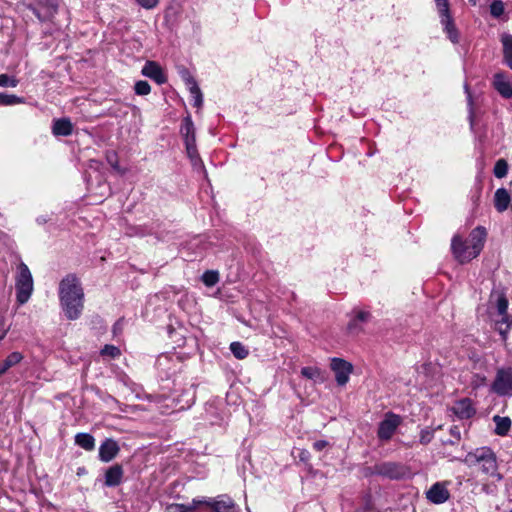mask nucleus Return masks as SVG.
<instances>
[{"label":"nucleus","instance_id":"f257e3e1","mask_svg":"<svg viewBox=\"0 0 512 512\" xmlns=\"http://www.w3.org/2000/svg\"><path fill=\"white\" fill-rule=\"evenodd\" d=\"M58 295L65 317L69 320L79 319L85 299L80 279L75 274H68L59 283Z\"/></svg>","mask_w":512,"mask_h":512},{"label":"nucleus","instance_id":"f03ea898","mask_svg":"<svg viewBox=\"0 0 512 512\" xmlns=\"http://www.w3.org/2000/svg\"><path fill=\"white\" fill-rule=\"evenodd\" d=\"M470 468H477L486 476L495 477L501 480L497 472V461L494 452L488 447H480L466 454L462 460Z\"/></svg>","mask_w":512,"mask_h":512},{"label":"nucleus","instance_id":"7ed1b4c3","mask_svg":"<svg viewBox=\"0 0 512 512\" xmlns=\"http://www.w3.org/2000/svg\"><path fill=\"white\" fill-rule=\"evenodd\" d=\"M486 236V229L481 226L472 230L466 243H464L461 237L456 235L452 238L451 242L452 252L455 256H460L463 253L478 256L484 247Z\"/></svg>","mask_w":512,"mask_h":512},{"label":"nucleus","instance_id":"20e7f679","mask_svg":"<svg viewBox=\"0 0 512 512\" xmlns=\"http://www.w3.org/2000/svg\"><path fill=\"white\" fill-rule=\"evenodd\" d=\"M16 299L21 305L25 304L34 290V281L30 269L23 262H19L15 272Z\"/></svg>","mask_w":512,"mask_h":512},{"label":"nucleus","instance_id":"39448f33","mask_svg":"<svg viewBox=\"0 0 512 512\" xmlns=\"http://www.w3.org/2000/svg\"><path fill=\"white\" fill-rule=\"evenodd\" d=\"M372 473L394 480L405 479L411 476L409 468L397 462H383L376 464L373 467Z\"/></svg>","mask_w":512,"mask_h":512},{"label":"nucleus","instance_id":"423d86ee","mask_svg":"<svg viewBox=\"0 0 512 512\" xmlns=\"http://www.w3.org/2000/svg\"><path fill=\"white\" fill-rule=\"evenodd\" d=\"M491 389L499 396H512V367L497 369Z\"/></svg>","mask_w":512,"mask_h":512},{"label":"nucleus","instance_id":"0eeeda50","mask_svg":"<svg viewBox=\"0 0 512 512\" xmlns=\"http://www.w3.org/2000/svg\"><path fill=\"white\" fill-rule=\"evenodd\" d=\"M58 0H35L34 4L28 6L29 9L41 22L51 21L58 10Z\"/></svg>","mask_w":512,"mask_h":512},{"label":"nucleus","instance_id":"6e6552de","mask_svg":"<svg viewBox=\"0 0 512 512\" xmlns=\"http://www.w3.org/2000/svg\"><path fill=\"white\" fill-rule=\"evenodd\" d=\"M401 422L402 419L399 415L391 412L387 413L379 424L377 431L378 438L382 441H389Z\"/></svg>","mask_w":512,"mask_h":512},{"label":"nucleus","instance_id":"1a4fd4ad","mask_svg":"<svg viewBox=\"0 0 512 512\" xmlns=\"http://www.w3.org/2000/svg\"><path fill=\"white\" fill-rule=\"evenodd\" d=\"M331 369L335 373V379L339 386H344L349 381V376L353 371L351 363L341 359L332 358Z\"/></svg>","mask_w":512,"mask_h":512},{"label":"nucleus","instance_id":"9d476101","mask_svg":"<svg viewBox=\"0 0 512 512\" xmlns=\"http://www.w3.org/2000/svg\"><path fill=\"white\" fill-rule=\"evenodd\" d=\"M492 87L499 93L502 98H512V81L505 72L500 71L493 75Z\"/></svg>","mask_w":512,"mask_h":512},{"label":"nucleus","instance_id":"9b49d317","mask_svg":"<svg viewBox=\"0 0 512 512\" xmlns=\"http://www.w3.org/2000/svg\"><path fill=\"white\" fill-rule=\"evenodd\" d=\"M215 512H238L235 502L227 495L218 496L214 500H204Z\"/></svg>","mask_w":512,"mask_h":512},{"label":"nucleus","instance_id":"f8f14e48","mask_svg":"<svg viewBox=\"0 0 512 512\" xmlns=\"http://www.w3.org/2000/svg\"><path fill=\"white\" fill-rule=\"evenodd\" d=\"M142 75L154 80L161 85L167 81V77L161 66L155 61H147L141 71Z\"/></svg>","mask_w":512,"mask_h":512},{"label":"nucleus","instance_id":"ddd939ff","mask_svg":"<svg viewBox=\"0 0 512 512\" xmlns=\"http://www.w3.org/2000/svg\"><path fill=\"white\" fill-rule=\"evenodd\" d=\"M451 411L459 419H469L476 413V409L469 398H463L456 401L452 406Z\"/></svg>","mask_w":512,"mask_h":512},{"label":"nucleus","instance_id":"4468645a","mask_svg":"<svg viewBox=\"0 0 512 512\" xmlns=\"http://www.w3.org/2000/svg\"><path fill=\"white\" fill-rule=\"evenodd\" d=\"M427 499L434 504H442L449 499V491L442 483H435L426 493Z\"/></svg>","mask_w":512,"mask_h":512},{"label":"nucleus","instance_id":"2eb2a0df","mask_svg":"<svg viewBox=\"0 0 512 512\" xmlns=\"http://www.w3.org/2000/svg\"><path fill=\"white\" fill-rule=\"evenodd\" d=\"M120 448L113 439H106L99 447V458L102 462H110L118 454Z\"/></svg>","mask_w":512,"mask_h":512},{"label":"nucleus","instance_id":"dca6fc26","mask_svg":"<svg viewBox=\"0 0 512 512\" xmlns=\"http://www.w3.org/2000/svg\"><path fill=\"white\" fill-rule=\"evenodd\" d=\"M440 22L443 25L444 32L447 34V37L452 43L459 42V33L457 28L454 25L453 19L451 17L450 11L439 13Z\"/></svg>","mask_w":512,"mask_h":512},{"label":"nucleus","instance_id":"f3484780","mask_svg":"<svg viewBox=\"0 0 512 512\" xmlns=\"http://www.w3.org/2000/svg\"><path fill=\"white\" fill-rule=\"evenodd\" d=\"M123 478V468L116 464L109 467L105 472V481L104 484L107 487H115L118 486L122 482Z\"/></svg>","mask_w":512,"mask_h":512},{"label":"nucleus","instance_id":"a211bd4d","mask_svg":"<svg viewBox=\"0 0 512 512\" xmlns=\"http://www.w3.org/2000/svg\"><path fill=\"white\" fill-rule=\"evenodd\" d=\"M511 202L510 193L505 188H499L494 194V206L500 213L506 211Z\"/></svg>","mask_w":512,"mask_h":512},{"label":"nucleus","instance_id":"6ab92c4d","mask_svg":"<svg viewBox=\"0 0 512 512\" xmlns=\"http://www.w3.org/2000/svg\"><path fill=\"white\" fill-rule=\"evenodd\" d=\"M180 133L184 139L185 144L196 142L195 127L190 116H187L183 119Z\"/></svg>","mask_w":512,"mask_h":512},{"label":"nucleus","instance_id":"aec40b11","mask_svg":"<svg viewBox=\"0 0 512 512\" xmlns=\"http://www.w3.org/2000/svg\"><path fill=\"white\" fill-rule=\"evenodd\" d=\"M52 131L56 136H69L72 134L73 125L68 118L57 119L53 123Z\"/></svg>","mask_w":512,"mask_h":512},{"label":"nucleus","instance_id":"412c9836","mask_svg":"<svg viewBox=\"0 0 512 512\" xmlns=\"http://www.w3.org/2000/svg\"><path fill=\"white\" fill-rule=\"evenodd\" d=\"M501 43L503 46V59L504 63L512 69V35L502 34Z\"/></svg>","mask_w":512,"mask_h":512},{"label":"nucleus","instance_id":"4be33fe9","mask_svg":"<svg viewBox=\"0 0 512 512\" xmlns=\"http://www.w3.org/2000/svg\"><path fill=\"white\" fill-rule=\"evenodd\" d=\"M187 84L193 99V105L197 108H200L203 104V95L197 82L193 78H189L187 80Z\"/></svg>","mask_w":512,"mask_h":512},{"label":"nucleus","instance_id":"5701e85b","mask_svg":"<svg viewBox=\"0 0 512 512\" xmlns=\"http://www.w3.org/2000/svg\"><path fill=\"white\" fill-rule=\"evenodd\" d=\"M23 359V355L20 352H12L6 359L0 362V376L3 375L8 369L17 365Z\"/></svg>","mask_w":512,"mask_h":512},{"label":"nucleus","instance_id":"b1692460","mask_svg":"<svg viewBox=\"0 0 512 512\" xmlns=\"http://www.w3.org/2000/svg\"><path fill=\"white\" fill-rule=\"evenodd\" d=\"M75 443L87 451H92L95 448V439L88 433L76 434Z\"/></svg>","mask_w":512,"mask_h":512},{"label":"nucleus","instance_id":"393cba45","mask_svg":"<svg viewBox=\"0 0 512 512\" xmlns=\"http://www.w3.org/2000/svg\"><path fill=\"white\" fill-rule=\"evenodd\" d=\"M185 147H186L187 156L189 157L192 165L195 168L203 169L204 166H203L202 160L199 156V153H198V150L196 147V142H193V143L190 142L188 144H185Z\"/></svg>","mask_w":512,"mask_h":512},{"label":"nucleus","instance_id":"a878e982","mask_svg":"<svg viewBox=\"0 0 512 512\" xmlns=\"http://www.w3.org/2000/svg\"><path fill=\"white\" fill-rule=\"evenodd\" d=\"M501 317L499 320L496 321L497 330L502 336L503 340L506 339L507 333L510 330V327L512 325V318L508 315V313L505 314H499Z\"/></svg>","mask_w":512,"mask_h":512},{"label":"nucleus","instance_id":"bb28decb","mask_svg":"<svg viewBox=\"0 0 512 512\" xmlns=\"http://www.w3.org/2000/svg\"><path fill=\"white\" fill-rule=\"evenodd\" d=\"M493 421L495 423V433L497 435H506L511 427V420L509 417L494 416Z\"/></svg>","mask_w":512,"mask_h":512},{"label":"nucleus","instance_id":"cd10ccee","mask_svg":"<svg viewBox=\"0 0 512 512\" xmlns=\"http://www.w3.org/2000/svg\"><path fill=\"white\" fill-rule=\"evenodd\" d=\"M23 103H25V99L23 97L0 93V106H12Z\"/></svg>","mask_w":512,"mask_h":512},{"label":"nucleus","instance_id":"c85d7f7f","mask_svg":"<svg viewBox=\"0 0 512 512\" xmlns=\"http://www.w3.org/2000/svg\"><path fill=\"white\" fill-rule=\"evenodd\" d=\"M210 243L204 242L202 238L198 237L193 240L190 244L189 252L190 253H209L208 247Z\"/></svg>","mask_w":512,"mask_h":512},{"label":"nucleus","instance_id":"c756f323","mask_svg":"<svg viewBox=\"0 0 512 512\" xmlns=\"http://www.w3.org/2000/svg\"><path fill=\"white\" fill-rule=\"evenodd\" d=\"M493 173L496 178L502 179L508 173V163L505 159H499L495 163Z\"/></svg>","mask_w":512,"mask_h":512},{"label":"nucleus","instance_id":"7c9ffc66","mask_svg":"<svg viewBox=\"0 0 512 512\" xmlns=\"http://www.w3.org/2000/svg\"><path fill=\"white\" fill-rule=\"evenodd\" d=\"M230 350L237 359H244L248 356V350L240 342H232L230 344Z\"/></svg>","mask_w":512,"mask_h":512},{"label":"nucleus","instance_id":"2f4dec72","mask_svg":"<svg viewBox=\"0 0 512 512\" xmlns=\"http://www.w3.org/2000/svg\"><path fill=\"white\" fill-rule=\"evenodd\" d=\"M202 281L206 286L212 287L218 283L219 274L215 270H208L202 275Z\"/></svg>","mask_w":512,"mask_h":512},{"label":"nucleus","instance_id":"473e14b6","mask_svg":"<svg viewBox=\"0 0 512 512\" xmlns=\"http://www.w3.org/2000/svg\"><path fill=\"white\" fill-rule=\"evenodd\" d=\"M134 91L137 95L144 96L151 92V86L147 81H137L134 86Z\"/></svg>","mask_w":512,"mask_h":512},{"label":"nucleus","instance_id":"72a5a7b5","mask_svg":"<svg viewBox=\"0 0 512 512\" xmlns=\"http://www.w3.org/2000/svg\"><path fill=\"white\" fill-rule=\"evenodd\" d=\"M320 369L316 367H303L301 369V375L307 379L316 380L320 377Z\"/></svg>","mask_w":512,"mask_h":512},{"label":"nucleus","instance_id":"f704fd0d","mask_svg":"<svg viewBox=\"0 0 512 512\" xmlns=\"http://www.w3.org/2000/svg\"><path fill=\"white\" fill-rule=\"evenodd\" d=\"M490 13L493 17L499 18L504 13V4L501 0H495L490 5Z\"/></svg>","mask_w":512,"mask_h":512},{"label":"nucleus","instance_id":"c9c22d12","mask_svg":"<svg viewBox=\"0 0 512 512\" xmlns=\"http://www.w3.org/2000/svg\"><path fill=\"white\" fill-rule=\"evenodd\" d=\"M101 355L102 356H108L110 358H116L118 356H120V349L114 345H105L102 349H101Z\"/></svg>","mask_w":512,"mask_h":512},{"label":"nucleus","instance_id":"e433bc0d","mask_svg":"<svg viewBox=\"0 0 512 512\" xmlns=\"http://www.w3.org/2000/svg\"><path fill=\"white\" fill-rule=\"evenodd\" d=\"M18 80L15 77H11L7 74H0V87H16Z\"/></svg>","mask_w":512,"mask_h":512},{"label":"nucleus","instance_id":"4c0bfd02","mask_svg":"<svg viewBox=\"0 0 512 512\" xmlns=\"http://www.w3.org/2000/svg\"><path fill=\"white\" fill-rule=\"evenodd\" d=\"M347 331L351 335H357L363 331L362 324L355 318L351 319L347 325Z\"/></svg>","mask_w":512,"mask_h":512},{"label":"nucleus","instance_id":"58836bf2","mask_svg":"<svg viewBox=\"0 0 512 512\" xmlns=\"http://www.w3.org/2000/svg\"><path fill=\"white\" fill-rule=\"evenodd\" d=\"M434 438V432L428 428L421 430L420 432V443L427 445Z\"/></svg>","mask_w":512,"mask_h":512},{"label":"nucleus","instance_id":"ea45409f","mask_svg":"<svg viewBox=\"0 0 512 512\" xmlns=\"http://www.w3.org/2000/svg\"><path fill=\"white\" fill-rule=\"evenodd\" d=\"M465 92L467 94V99H468V105H469V120H470V126L471 128L473 129L474 127V113H473V101H472V96H471V93L469 91V87L468 85H465Z\"/></svg>","mask_w":512,"mask_h":512},{"label":"nucleus","instance_id":"a19ab883","mask_svg":"<svg viewBox=\"0 0 512 512\" xmlns=\"http://www.w3.org/2000/svg\"><path fill=\"white\" fill-rule=\"evenodd\" d=\"M508 309V300L504 295H500L497 299V311L498 314H505L507 313Z\"/></svg>","mask_w":512,"mask_h":512},{"label":"nucleus","instance_id":"79ce46f5","mask_svg":"<svg viewBox=\"0 0 512 512\" xmlns=\"http://www.w3.org/2000/svg\"><path fill=\"white\" fill-rule=\"evenodd\" d=\"M450 0H434L438 13L450 11Z\"/></svg>","mask_w":512,"mask_h":512},{"label":"nucleus","instance_id":"37998d69","mask_svg":"<svg viewBox=\"0 0 512 512\" xmlns=\"http://www.w3.org/2000/svg\"><path fill=\"white\" fill-rule=\"evenodd\" d=\"M145 9H153L158 5L159 0H136Z\"/></svg>","mask_w":512,"mask_h":512},{"label":"nucleus","instance_id":"c03bdc74","mask_svg":"<svg viewBox=\"0 0 512 512\" xmlns=\"http://www.w3.org/2000/svg\"><path fill=\"white\" fill-rule=\"evenodd\" d=\"M187 506L184 504H170L166 507L165 512H186Z\"/></svg>","mask_w":512,"mask_h":512},{"label":"nucleus","instance_id":"a18cd8bd","mask_svg":"<svg viewBox=\"0 0 512 512\" xmlns=\"http://www.w3.org/2000/svg\"><path fill=\"white\" fill-rule=\"evenodd\" d=\"M359 323H366L370 318V313L367 311H358L354 317Z\"/></svg>","mask_w":512,"mask_h":512},{"label":"nucleus","instance_id":"49530a36","mask_svg":"<svg viewBox=\"0 0 512 512\" xmlns=\"http://www.w3.org/2000/svg\"><path fill=\"white\" fill-rule=\"evenodd\" d=\"M328 445V442L325 440H318L314 442L313 447L317 451L323 450Z\"/></svg>","mask_w":512,"mask_h":512},{"label":"nucleus","instance_id":"de8ad7c7","mask_svg":"<svg viewBox=\"0 0 512 512\" xmlns=\"http://www.w3.org/2000/svg\"><path fill=\"white\" fill-rule=\"evenodd\" d=\"M7 333V329L5 327V324L2 320H0V340H2Z\"/></svg>","mask_w":512,"mask_h":512},{"label":"nucleus","instance_id":"09e8293b","mask_svg":"<svg viewBox=\"0 0 512 512\" xmlns=\"http://www.w3.org/2000/svg\"><path fill=\"white\" fill-rule=\"evenodd\" d=\"M450 433L454 438L460 439V431L457 427H452Z\"/></svg>","mask_w":512,"mask_h":512},{"label":"nucleus","instance_id":"8fccbe9b","mask_svg":"<svg viewBox=\"0 0 512 512\" xmlns=\"http://www.w3.org/2000/svg\"><path fill=\"white\" fill-rule=\"evenodd\" d=\"M113 167H114L115 169H118L117 164H113Z\"/></svg>","mask_w":512,"mask_h":512}]
</instances>
